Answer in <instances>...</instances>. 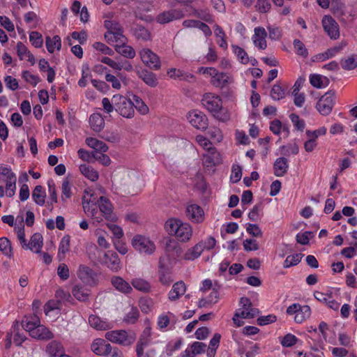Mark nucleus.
Segmentation results:
<instances>
[{
    "mask_svg": "<svg viewBox=\"0 0 357 357\" xmlns=\"http://www.w3.org/2000/svg\"><path fill=\"white\" fill-rule=\"evenodd\" d=\"M165 229L169 235L182 243L190 242L193 236L192 225L179 218L168 219L165 223Z\"/></svg>",
    "mask_w": 357,
    "mask_h": 357,
    "instance_id": "f257e3e1",
    "label": "nucleus"
},
{
    "mask_svg": "<svg viewBox=\"0 0 357 357\" xmlns=\"http://www.w3.org/2000/svg\"><path fill=\"white\" fill-rule=\"evenodd\" d=\"M203 107L221 121L229 119L228 112L222 108V102L219 96L211 93H205L202 99Z\"/></svg>",
    "mask_w": 357,
    "mask_h": 357,
    "instance_id": "f03ea898",
    "label": "nucleus"
},
{
    "mask_svg": "<svg viewBox=\"0 0 357 357\" xmlns=\"http://www.w3.org/2000/svg\"><path fill=\"white\" fill-rule=\"evenodd\" d=\"M198 73L211 78V83L215 87L224 88L234 82L231 75L227 73L219 72L213 67H200Z\"/></svg>",
    "mask_w": 357,
    "mask_h": 357,
    "instance_id": "7ed1b4c3",
    "label": "nucleus"
},
{
    "mask_svg": "<svg viewBox=\"0 0 357 357\" xmlns=\"http://www.w3.org/2000/svg\"><path fill=\"white\" fill-rule=\"evenodd\" d=\"M240 307L237 309L232 319L236 326L243 325L244 322L241 319H252L259 314L257 308L252 307L249 298L243 297L240 300Z\"/></svg>",
    "mask_w": 357,
    "mask_h": 357,
    "instance_id": "20e7f679",
    "label": "nucleus"
},
{
    "mask_svg": "<svg viewBox=\"0 0 357 357\" xmlns=\"http://www.w3.org/2000/svg\"><path fill=\"white\" fill-rule=\"evenodd\" d=\"M104 26L107 29L105 38L110 45L114 43L124 44L127 39L123 33L121 25L115 20H105Z\"/></svg>",
    "mask_w": 357,
    "mask_h": 357,
    "instance_id": "39448f33",
    "label": "nucleus"
},
{
    "mask_svg": "<svg viewBox=\"0 0 357 357\" xmlns=\"http://www.w3.org/2000/svg\"><path fill=\"white\" fill-rule=\"evenodd\" d=\"M176 258L173 259L168 255L165 257H160L159 261V281L163 285L169 286L172 282V268L173 264L176 263Z\"/></svg>",
    "mask_w": 357,
    "mask_h": 357,
    "instance_id": "423d86ee",
    "label": "nucleus"
},
{
    "mask_svg": "<svg viewBox=\"0 0 357 357\" xmlns=\"http://www.w3.org/2000/svg\"><path fill=\"white\" fill-rule=\"evenodd\" d=\"M112 102L115 105V110L122 116L131 119L134 116V102L121 95H114Z\"/></svg>",
    "mask_w": 357,
    "mask_h": 357,
    "instance_id": "0eeeda50",
    "label": "nucleus"
},
{
    "mask_svg": "<svg viewBox=\"0 0 357 357\" xmlns=\"http://www.w3.org/2000/svg\"><path fill=\"white\" fill-rule=\"evenodd\" d=\"M107 340L123 346H129L135 341L134 334L128 333L125 330L107 331L105 335Z\"/></svg>",
    "mask_w": 357,
    "mask_h": 357,
    "instance_id": "6e6552de",
    "label": "nucleus"
},
{
    "mask_svg": "<svg viewBox=\"0 0 357 357\" xmlns=\"http://www.w3.org/2000/svg\"><path fill=\"white\" fill-rule=\"evenodd\" d=\"M286 313L289 316L294 315L296 324H302L310 317L312 311L309 305L295 303L287 308Z\"/></svg>",
    "mask_w": 357,
    "mask_h": 357,
    "instance_id": "1a4fd4ad",
    "label": "nucleus"
},
{
    "mask_svg": "<svg viewBox=\"0 0 357 357\" xmlns=\"http://www.w3.org/2000/svg\"><path fill=\"white\" fill-rule=\"evenodd\" d=\"M335 100V93L333 91L326 92L317 101L316 108L323 116H327L331 114Z\"/></svg>",
    "mask_w": 357,
    "mask_h": 357,
    "instance_id": "9d476101",
    "label": "nucleus"
},
{
    "mask_svg": "<svg viewBox=\"0 0 357 357\" xmlns=\"http://www.w3.org/2000/svg\"><path fill=\"white\" fill-rule=\"evenodd\" d=\"M132 245L136 250L144 255H151L155 249L154 243L149 238L142 235L135 236L132 241Z\"/></svg>",
    "mask_w": 357,
    "mask_h": 357,
    "instance_id": "9b49d317",
    "label": "nucleus"
},
{
    "mask_svg": "<svg viewBox=\"0 0 357 357\" xmlns=\"http://www.w3.org/2000/svg\"><path fill=\"white\" fill-rule=\"evenodd\" d=\"M186 118L190 124L196 129L204 130L208 127V119L199 110L192 109L187 114Z\"/></svg>",
    "mask_w": 357,
    "mask_h": 357,
    "instance_id": "f8f14e48",
    "label": "nucleus"
},
{
    "mask_svg": "<svg viewBox=\"0 0 357 357\" xmlns=\"http://www.w3.org/2000/svg\"><path fill=\"white\" fill-rule=\"evenodd\" d=\"M78 278L86 285L94 287L98 284V275L92 268L85 265L79 266Z\"/></svg>",
    "mask_w": 357,
    "mask_h": 357,
    "instance_id": "ddd939ff",
    "label": "nucleus"
},
{
    "mask_svg": "<svg viewBox=\"0 0 357 357\" xmlns=\"http://www.w3.org/2000/svg\"><path fill=\"white\" fill-rule=\"evenodd\" d=\"M321 24L324 30L331 39L336 40L340 37L339 25L331 15H324Z\"/></svg>",
    "mask_w": 357,
    "mask_h": 357,
    "instance_id": "4468645a",
    "label": "nucleus"
},
{
    "mask_svg": "<svg viewBox=\"0 0 357 357\" xmlns=\"http://www.w3.org/2000/svg\"><path fill=\"white\" fill-rule=\"evenodd\" d=\"M175 316L169 312L162 313L158 318V326L163 332L174 330L175 328Z\"/></svg>",
    "mask_w": 357,
    "mask_h": 357,
    "instance_id": "2eb2a0df",
    "label": "nucleus"
},
{
    "mask_svg": "<svg viewBox=\"0 0 357 357\" xmlns=\"http://www.w3.org/2000/svg\"><path fill=\"white\" fill-rule=\"evenodd\" d=\"M185 215L188 219L193 223H201L204 220V212L199 206L192 204L187 206Z\"/></svg>",
    "mask_w": 357,
    "mask_h": 357,
    "instance_id": "dca6fc26",
    "label": "nucleus"
},
{
    "mask_svg": "<svg viewBox=\"0 0 357 357\" xmlns=\"http://www.w3.org/2000/svg\"><path fill=\"white\" fill-rule=\"evenodd\" d=\"M202 161L204 166L207 167H212L221 163V155L217 151L215 147L210 149L208 151H206V153L203 154Z\"/></svg>",
    "mask_w": 357,
    "mask_h": 357,
    "instance_id": "f3484780",
    "label": "nucleus"
},
{
    "mask_svg": "<svg viewBox=\"0 0 357 357\" xmlns=\"http://www.w3.org/2000/svg\"><path fill=\"white\" fill-rule=\"evenodd\" d=\"M266 36L267 33L264 27H255L254 29V34L252 36V40L255 47L260 50H264L267 47L266 40Z\"/></svg>",
    "mask_w": 357,
    "mask_h": 357,
    "instance_id": "a211bd4d",
    "label": "nucleus"
},
{
    "mask_svg": "<svg viewBox=\"0 0 357 357\" xmlns=\"http://www.w3.org/2000/svg\"><path fill=\"white\" fill-rule=\"evenodd\" d=\"M111 346L106 340L97 338L92 342L91 349L96 355L105 357L111 349Z\"/></svg>",
    "mask_w": 357,
    "mask_h": 357,
    "instance_id": "6ab92c4d",
    "label": "nucleus"
},
{
    "mask_svg": "<svg viewBox=\"0 0 357 357\" xmlns=\"http://www.w3.org/2000/svg\"><path fill=\"white\" fill-rule=\"evenodd\" d=\"M89 323L91 327L98 331H107L114 326L112 322L94 314H91L89 317Z\"/></svg>",
    "mask_w": 357,
    "mask_h": 357,
    "instance_id": "aec40b11",
    "label": "nucleus"
},
{
    "mask_svg": "<svg viewBox=\"0 0 357 357\" xmlns=\"http://www.w3.org/2000/svg\"><path fill=\"white\" fill-rule=\"evenodd\" d=\"M314 296L317 301L326 304L331 309L334 310H338L340 303L334 299L332 293L315 291Z\"/></svg>",
    "mask_w": 357,
    "mask_h": 357,
    "instance_id": "412c9836",
    "label": "nucleus"
},
{
    "mask_svg": "<svg viewBox=\"0 0 357 357\" xmlns=\"http://www.w3.org/2000/svg\"><path fill=\"white\" fill-rule=\"evenodd\" d=\"M43 245V238L40 233L33 234L28 243H25L23 248L24 250H30L36 253H40Z\"/></svg>",
    "mask_w": 357,
    "mask_h": 357,
    "instance_id": "4be33fe9",
    "label": "nucleus"
},
{
    "mask_svg": "<svg viewBox=\"0 0 357 357\" xmlns=\"http://www.w3.org/2000/svg\"><path fill=\"white\" fill-rule=\"evenodd\" d=\"M184 17L182 10L175 9L163 12L158 15V22L165 24L173 20H179Z\"/></svg>",
    "mask_w": 357,
    "mask_h": 357,
    "instance_id": "5701e85b",
    "label": "nucleus"
},
{
    "mask_svg": "<svg viewBox=\"0 0 357 357\" xmlns=\"http://www.w3.org/2000/svg\"><path fill=\"white\" fill-rule=\"evenodd\" d=\"M105 264L113 272H117L121 268L119 255L114 252L108 251L105 254Z\"/></svg>",
    "mask_w": 357,
    "mask_h": 357,
    "instance_id": "b1692460",
    "label": "nucleus"
},
{
    "mask_svg": "<svg viewBox=\"0 0 357 357\" xmlns=\"http://www.w3.org/2000/svg\"><path fill=\"white\" fill-rule=\"evenodd\" d=\"M202 243L199 242L196 243L194 246L189 248L184 255L180 257L179 259H176V261L179 260H185V261H194L196 259L199 258L202 254L203 248L202 247Z\"/></svg>",
    "mask_w": 357,
    "mask_h": 357,
    "instance_id": "393cba45",
    "label": "nucleus"
},
{
    "mask_svg": "<svg viewBox=\"0 0 357 357\" xmlns=\"http://www.w3.org/2000/svg\"><path fill=\"white\" fill-rule=\"evenodd\" d=\"M111 284L118 291L128 294L132 291V286L120 276H113L111 278Z\"/></svg>",
    "mask_w": 357,
    "mask_h": 357,
    "instance_id": "a878e982",
    "label": "nucleus"
},
{
    "mask_svg": "<svg viewBox=\"0 0 357 357\" xmlns=\"http://www.w3.org/2000/svg\"><path fill=\"white\" fill-rule=\"evenodd\" d=\"M186 291V286L183 281L175 282L169 292L168 293V298L171 301H177Z\"/></svg>",
    "mask_w": 357,
    "mask_h": 357,
    "instance_id": "bb28decb",
    "label": "nucleus"
},
{
    "mask_svg": "<svg viewBox=\"0 0 357 357\" xmlns=\"http://www.w3.org/2000/svg\"><path fill=\"white\" fill-rule=\"evenodd\" d=\"M206 345L200 342H195L189 345L182 353V357H195L204 352Z\"/></svg>",
    "mask_w": 357,
    "mask_h": 357,
    "instance_id": "cd10ccee",
    "label": "nucleus"
},
{
    "mask_svg": "<svg viewBox=\"0 0 357 357\" xmlns=\"http://www.w3.org/2000/svg\"><path fill=\"white\" fill-rule=\"evenodd\" d=\"M142 62L149 68H156V54L151 50L145 48L140 52Z\"/></svg>",
    "mask_w": 357,
    "mask_h": 357,
    "instance_id": "c85d7f7f",
    "label": "nucleus"
},
{
    "mask_svg": "<svg viewBox=\"0 0 357 357\" xmlns=\"http://www.w3.org/2000/svg\"><path fill=\"white\" fill-rule=\"evenodd\" d=\"M33 338L42 340H49L54 337V334L45 326L40 323L36 328L32 331L31 336Z\"/></svg>",
    "mask_w": 357,
    "mask_h": 357,
    "instance_id": "c756f323",
    "label": "nucleus"
},
{
    "mask_svg": "<svg viewBox=\"0 0 357 357\" xmlns=\"http://www.w3.org/2000/svg\"><path fill=\"white\" fill-rule=\"evenodd\" d=\"M40 323L39 317L37 315L33 314L25 316L22 320V325L24 329L29 332L30 336H31L32 331L35 330Z\"/></svg>",
    "mask_w": 357,
    "mask_h": 357,
    "instance_id": "7c9ffc66",
    "label": "nucleus"
},
{
    "mask_svg": "<svg viewBox=\"0 0 357 357\" xmlns=\"http://www.w3.org/2000/svg\"><path fill=\"white\" fill-rule=\"evenodd\" d=\"M98 208L100 211L102 213L103 216L107 220L112 218V205L110 201L104 197H100L98 200Z\"/></svg>",
    "mask_w": 357,
    "mask_h": 357,
    "instance_id": "2f4dec72",
    "label": "nucleus"
},
{
    "mask_svg": "<svg viewBox=\"0 0 357 357\" xmlns=\"http://www.w3.org/2000/svg\"><path fill=\"white\" fill-rule=\"evenodd\" d=\"M89 289L82 284H75L72 289L73 296L81 302H85L89 299Z\"/></svg>",
    "mask_w": 357,
    "mask_h": 357,
    "instance_id": "473e14b6",
    "label": "nucleus"
},
{
    "mask_svg": "<svg viewBox=\"0 0 357 357\" xmlns=\"http://www.w3.org/2000/svg\"><path fill=\"white\" fill-rule=\"evenodd\" d=\"M289 167L287 158L281 157L278 158L273 165L274 174L276 176H282L287 172Z\"/></svg>",
    "mask_w": 357,
    "mask_h": 357,
    "instance_id": "72a5a7b5",
    "label": "nucleus"
},
{
    "mask_svg": "<svg viewBox=\"0 0 357 357\" xmlns=\"http://www.w3.org/2000/svg\"><path fill=\"white\" fill-rule=\"evenodd\" d=\"M46 352L51 357H60L64 352L63 345L58 341L52 340L46 347Z\"/></svg>",
    "mask_w": 357,
    "mask_h": 357,
    "instance_id": "f704fd0d",
    "label": "nucleus"
},
{
    "mask_svg": "<svg viewBox=\"0 0 357 357\" xmlns=\"http://www.w3.org/2000/svg\"><path fill=\"white\" fill-rule=\"evenodd\" d=\"M164 250L165 255L163 257H165L167 255L170 257L169 252H175L178 259H179L180 255L182 252V249L178 242H176L174 239L169 238L165 241Z\"/></svg>",
    "mask_w": 357,
    "mask_h": 357,
    "instance_id": "c9c22d12",
    "label": "nucleus"
},
{
    "mask_svg": "<svg viewBox=\"0 0 357 357\" xmlns=\"http://www.w3.org/2000/svg\"><path fill=\"white\" fill-rule=\"evenodd\" d=\"M89 123L95 132H100L104 128L105 120L101 114L93 113L89 117Z\"/></svg>",
    "mask_w": 357,
    "mask_h": 357,
    "instance_id": "e433bc0d",
    "label": "nucleus"
},
{
    "mask_svg": "<svg viewBox=\"0 0 357 357\" xmlns=\"http://www.w3.org/2000/svg\"><path fill=\"white\" fill-rule=\"evenodd\" d=\"M32 199L34 202L39 205L43 206L45 203L46 192L42 185H36L32 192Z\"/></svg>",
    "mask_w": 357,
    "mask_h": 357,
    "instance_id": "4c0bfd02",
    "label": "nucleus"
},
{
    "mask_svg": "<svg viewBox=\"0 0 357 357\" xmlns=\"http://www.w3.org/2000/svg\"><path fill=\"white\" fill-rule=\"evenodd\" d=\"M79 171L86 178L91 181H96L99 178L98 172L88 165H81L79 166Z\"/></svg>",
    "mask_w": 357,
    "mask_h": 357,
    "instance_id": "58836bf2",
    "label": "nucleus"
},
{
    "mask_svg": "<svg viewBox=\"0 0 357 357\" xmlns=\"http://www.w3.org/2000/svg\"><path fill=\"white\" fill-rule=\"evenodd\" d=\"M46 47L50 53L54 52L55 50H60L61 48V40L59 36L46 37Z\"/></svg>",
    "mask_w": 357,
    "mask_h": 357,
    "instance_id": "ea45409f",
    "label": "nucleus"
},
{
    "mask_svg": "<svg viewBox=\"0 0 357 357\" xmlns=\"http://www.w3.org/2000/svg\"><path fill=\"white\" fill-rule=\"evenodd\" d=\"M213 30L215 37L217 38V43L220 47L223 50H227L228 44L226 40V35L223 29L218 24H214Z\"/></svg>",
    "mask_w": 357,
    "mask_h": 357,
    "instance_id": "a19ab883",
    "label": "nucleus"
},
{
    "mask_svg": "<svg viewBox=\"0 0 357 357\" xmlns=\"http://www.w3.org/2000/svg\"><path fill=\"white\" fill-rule=\"evenodd\" d=\"M115 50L119 54L128 59H133L136 55L135 50L131 46L125 45V43H116Z\"/></svg>",
    "mask_w": 357,
    "mask_h": 357,
    "instance_id": "79ce46f5",
    "label": "nucleus"
},
{
    "mask_svg": "<svg viewBox=\"0 0 357 357\" xmlns=\"http://www.w3.org/2000/svg\"><path fill=\"white\" fill-rule=\"evenodd\" d=\"M189 15L195 16L208 23H213L214 22L213 15L207 9H192V12L189 13Z\"/></svg>",
    "mask_w": 357,
    "mask_h": 357,
    "instance_id": "37998d69",
    "label": "nucleus"
},
{
    "mask_svg": "<svg viewBox=\"0 0 357 357\" xmlns=\"http://www.w3.org/2000/svg\"><path fill=\"white\" fill-rule=\"evenodd\" d=\"M167 75L170 78L178 80H189L193 78V75L184 72L180 69L171 68L167 71Z\"/></svg>",
    "mask_w": 357,
    "mask_h": 357,
    "instance_id": "c03bdc74",
    "label": "nucleus"
},
{
    "mask_svg": "<svg viewBox=\"0 0 357 357\" xmlns=\"http://www.w3.org/2000/svg\"><path fill=\"white\" fill-rule=\"evenodd\" d=\"M70 249V236H64L59 243V251H58V258L61 260L65 258L66 254L69 252Z\"/></svg>",
    "mask_w": 357,
    "mask_h": 357,
    "instance_id": "a18cd8bd",
    "label": "nucleus"
},
{
    "mask_svg": "<svg viewBox=\"0 0 357 357\" xmlns=\"http://www.w3.org/2000/svg\"><path fill=\"white\" fill-rule=\"evenodd\" d=\"M132 286L138 291L147 293L151 289L150 283L142 278H135L131 281Z\"/></svg>",
    "mask_w": 357,
    "mask_h": 357,
    "instance_id": "49530a36",
    "label": "nucleus"
},
{
    "mask_svg": "<svg viewBox=\"0 0 357 357\" xmlns=\"http://www.w3.org/2000/svg\"><path fill=\"white\" fill-rule=\"evenodd\" d=\"M231 49L233 53L236 55L238 60L243 64H248L250 61V58L247 52L241 47L232 45Z\"/></svg>",
    "mask_w": 357,
    "mask_h": 357,
    "instance_id": "de8ad7c7",
    "label": "nucleus"
},
{
    "mask_svg": "<svg viewBox=\"0 0 357 357\" xmlns=\"http://www.w3.org/2000/svg\"><path fill=\"white\" fill-rule=\"evenodd\" d=\"M328 79L320 75L314 74L310 76V84L316 88H323L327 86Z\"/></svg>",
    "mask_w": 357,
    "mask_h": 357,
    "instance_id": "09e8293b",
    "label": "nucleus"
},
{
    "mask_svg": "<svg viewBox=\"0 0 357 357\" xmlns=\"http://www.w3.org/2000/svg\"><path fill=\"white\" fill-rule=\"evenodd\" d=\"M47 186L50 199V202H47V205L52 208L53 207V204L56 203L58 201L56 186L54 181L52 179L49 180L47 181Z\"/></svg>",
    "mask_w": 357,
    "mask_h": 357,
    "instance_id": "8fccbe9b",
    "label": "nucleus"
},
{
    "mask_svg": "<svg viewBox=\"0 0 357 357\" xmlns=\"http://www.w3.org/2000/svg\"><path fill=\"white\" fill-rule=\"evenodd\" d=\"M139 77L143 81L149 86H155L156 85L155 75L153 73L148 70H142L139 73Z\"/></svg>",
    "mask_w": 357,
    "mask_h": 357,
    "instance_id": "3c124183",
    "label": "nucleus"
},
{
    "mask_svg": "<svg viewBox=\"0 0 357 357\" xmlns=\"http://www.w3.org/2000/svg\"><path fill=\"white\" fill-rule=\"evenodd\" d=\"M19 220H20V226L15 227V229L16 230V232H17V238H18L22 247L23 248L26 242V240L25 238L24 227V225H22V222L24 221L23 217L22 216H21V217L17 216L16 221H18Z\"/></svg>",
    "mask_w": 357,
    "mask_h": 357,
    "instance_id": "603ef678",
    "label": "nucleus"
},
{
    "mask_svg": "<svg viewBox=\"0 0 357 357\" xmlns=\"http://www.w3.org/2000/svg\"><path fill=\"white\" fill-rule=\"evenodd\" d=\"M341 66L343 69L351 70L357 67V56L351 55L341 61Z\"/></svg>",
    "mask_w": 357,
    "mask_h": 357,
    "instance_id": "864d4df0",
    "label": "nucleus"
},
{
    "mask_svg": "<svg viewBox=\"0 0 357 357\" xmlns=\"http://www.w3.org/2000/svg\"><path fill=\"white\" fill-rule=\"evenodd\" d=\"M0 250L4 255L8 257L13 256L11 243L6 237L0 238Z\"/></svg>",
    "mask_w": 357,
    "mask_h": 357,
    "instance_id": "5fc2aeb1",
    "label": "nucleus"
},
{
    "mask_svg": "<svg viewBox=\"0 0 357 357\" xmlns=\"http://www.w3.org/2000/svg\"><path fill=\"white\" fill-rule=\"evenodd\" d=\"M134 36L138 40H148L150 38V33L148 30L142 26H136L133 29Z\"/></svg>",
    "mask_w": 357,
    "mask_h": 357,
    "instance_id": "6e6d98bb",
    "label": "nucleus"
},
{
    "mask_svg": "<svg viewBox=\"0 0 357 357\" xmlns=\"http://www.w3.org/2000/svg\"><path fill=\"white\" fill-rule=\"evenodd\" d=\"M302 257L301 254H294L287 256L284 261L283 267L288 268L297 265L301 261Z\"/></svg>",
    "mask_w": 357,
    "mask_h": 357,
    "instance_id": "4d7b16f0",
    "label": "nucleus"
},
{
    "mask_svg": "<svg viewBox=\"0 0 357 357\" xmlns=\"http://www.w3.org/2000/svg\"><path fill=\"white\" fill-rule=\"evenodd\" d=\"M208 135L212 141L215 143H220L223 139V134L222 130L217 127L210 128L208 130Z\"/></svg>",
    "mask_w": 357,
    "mask_h": 357,
    "instance_id": "13d9d810",
    "label": "nucleus"
},
{
    "mask_svg": "<svg viewBox=\"0 0 357 357\" xmlns=\"http://www.w3.org/2000/svg\"><path fill=\"white\" fill-rule=\"evenodd\" d=\"M83 208L87 215L91 216L93 218H96V215L98 212L96 204L91 201L83 202Z\"/></svg>",
    "mask_w": 357,
    "mask_h": 357,
    "instance_id": "bf43d9fd",
    "label": "nucleus"
},
{
    "mask_svg": "<svg viewBox=\"0 0 357 357\" xmlns=\"http://www.w3.org/2000/svg\"><path fill=\"white\" fill-rule=\"evenodd\" d=\"M72 189L70 181L68 178H65L63 181L61 186V199L65 201L67 199H70L72 196Z\"/></svg>",
    "mask_w": 357,
    "mask_h": 357,
    "instance_id": "052dcab7",
    "label": "nucleus"
},
{
    "mask_svg": "<svg viewBox=\"0 0 357 357\" xmlns=\"http://www.w3.org/2000/svg\"><path fill=\"white\" fill-rule=\"evenodd\" d=\"M271 96L275 100H280L284 98L285 91L281 86L275 84L271 89Z\"/></svg>",
    "mask_w": 357,
    "mask_h": 357,
    "instance_id": "680f3d73",
    "label": "nucleus"
},
{
    "mask_svg": "<svg viewBox=\"0 0 357 357\" xmlns=\"http://www.w3.org/2000/svg\"><path fill=\"white\" fill-rule=\"evenodd\" d=\"M29 40L36 48L41 47L43 43L42 35L38 31H31L29 33Z\"/></svg>",
    "mask_w": 357,
    "mask_h": 357,
    "instance_id": "e2e57ef3",
    "label": "nucleus"
},
{
    "mask_svg": "<svg viewBox=\"0 0 357 357\" xmlns=\"http://www.w3.org/2000/svg\"><path fill=\"white\" fill-rule=\"evenodd\" d=\"M134 107L141 114H146L149 112V107L146 105L137 96H133Z\"/></svg>",
    "mask_w": 357,
    "mask_h": 357,
    "instance_id": "0e129e2a",
    "label": "nucleus"
},
{
    "mask_svg": "<svg viewBox=\"0 0 357 357\" xmlns=\"http://www.w3.org/2000/svg\"><path fill=\"white\" fill-rule=\"evenodd\" d=\"M197 143L203 148L205 151H208L210 149L215 148L212 145V142L202 135H198L195 137Z\"/></svg>",
    "mask_w": 357,
    "mask_h": 357,
    "instance_id": "69168bd1",
    "label": "nucleus"
},
{
    "mask_svg": "<svg viewBox=\"0 0 357 357\" xmlns=\"http://www.w3.org/2000/svg\"><path fill=\"white\" fill-rule=\"evenodd\" d=\"M139 315L138 310L136 307H132L130 311L126 314L123 321L127 324H135L138 320Z\"/></svg>",
    "mask_w": 357,
    "mask_h": 357,
    "instance_id": "338daca9",
    "label": "nucleus"
},
{
    "mask_svg": "<svg viewBox=\"0 0 357 357\" xmlns=\"http://www.w3.org/2000/svg\"><path fill=\"white\" fill-rule=\"evenodd\" d=\"M282 150V154L285 155H296L298 153L299 148L296 144H289L287 146H282L280 147Z\"/></svg>",
    "mask_w": 357,
    "mask_h": 357,
    "instance_id": "774afa93",
    "label": "nucleus"
}]
</instances>
